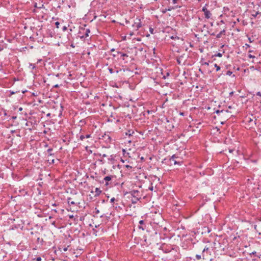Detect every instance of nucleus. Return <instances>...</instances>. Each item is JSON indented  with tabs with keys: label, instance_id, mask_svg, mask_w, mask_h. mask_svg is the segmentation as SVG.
Returning a JSON list of instances; mask_svg holds the SVG:
<instances>
[{
	"label": "nucleus",
	"instance_id": "29",
	"mask_svg": "<svg viewBox=\"0 0 261 261\" xmlns=\"http://www.w3.org/2000/svg\"><path fill=\"white\" fill-rule=\"evenodd\" d=\"M224 112V110H217L215 111V113L219 114L221 113H223Z\"/></svg>",
	"mask_w": 261,
	"mask_h": 261
},
{
	"label": "nucleus",
	"instance_id": "27",
	"mask_svg": "<svg viewBox=\"0 0 261 261\" xmlns=\"http://www.w3.org/2000/svg\"><path fill=\"white\" fill-rule=\"evenodd\" d=\"M202 11L204 12V13L205 12H207V11H208V10L206 8V7H203L202 9Z\"/></svg>",
	"mask_w": 261,
	"mask_h": 261
},
{
	"label": "nucleus",
	"instance_id": "31",
	"mask_svg": "<svg viewBox=\"0 0 261 261\" xmlns=\"http://www.w3.org/2000/svg\"><path fill=\"white\" fill-rule=\"evenodd\" d=\"M108 70L109 71V72L112 74V73H113L114 72V71H113V69L112 68H108Z\"/></svg>",
	"mask_w": 261,
	"mask_h": 261
},
{
	"label": "nucleus",
	"instance_id": "57",
	"mask_svg": "<svg viewBox=\"0 0 261 261\" xmlns=\"http://www.w3.org/2000/svg\"><path fill=\"white\" fill-rule=\"evenodd\" d=\"M118 72H119V71H118V70H116V73H118Z\"/></svg>",
	"mask_w": 261,
	"mask_h": 261
},
{
	"label": "nucleus",
	"instance_id": "37",
	"mask_svg": "<svg viewBox=\"0 0 261 261\" xmlns=\"http://www.w3.org/2000/svg\"><path fill=\"white\" fill-rule=\"evenodd\" d=\"M248 58H254L255 56H253V55H252L251 54H249V55H248Z\"/></svg>",
	"mask_w": 261,
	"mask_h": 261
},
{
	"label": "nucleus",
	"instance_id": "11",
	"mask_svg": "<svg viewBox=\"0 0 261 261\" xmlns=\"http://www.w3.org/2000/svg\"><path fill=\"white\" fill-rule=\"evenodd\" d=\"M225 32V30H223L222 31H221L219 33H218L217 36H216V37L217 38H220L222 37V35L223 34H224V33Z\"/></svg>",
	"mask_w": 261,
	"mask_h": 261
},
{
	"label": "nucleus",
	"instance_id": "8",
	"mask_svg": "<svg viewBox=\"0 0 261 261\" xmlns=\"http://www.w3.org/2000/svg\"><path fill=\"white\" fill-rule=\"evenodd\" d=\"M117 54L120 55V56L122 58L123 60H125L124 57H128V55L127 54H125V53H123L120 52V51H117Z\"/></svg>",
	"mask_w": 261,
	"mask_h": 261
},
{
	"label": "nucleus",
	"instance_id": "50",
	"mask_svg": "<svg viewBox=\"0 0 261 261\" xmlns=\"http://www.w3.org/2000/svg\"><path fill=\"white\" fill-rule=\"evenodd\" d=\"M56 24L57 25H58L59 24V22H56Z\"/></svg>",
	"mask_w": 261,
	"mask_h": 261
},
{
	"label": "nucleus",
	"instance_id": "19",
	"mask_svg": "<svg viewBox=\"0 0 261 261\" xmlns=\"http://www.w3.org/2000/svg\"><path fill=\"white\" fill-rule=\"evenodd\" d=\"M170 38L173 40H175V39H179V37L177 36H172L170 37Z\"/></svg>",
	"mask_w": 261,
	"mask_h": 261
},
{
	"label": "nucleus",
	"instance_id": "3",
	"mask_svg": "<svg viewBox=\"0 0 261 261\" xmlns=\"http://www.w3.org/2000/svg\"><path fill=\"white\" fill-rule=\"evenodd\" d=\"M35 236L36 237H37V243L35 248L34 247V250L42 248L43 243V240L42 238H40V237H38L36 234L35 235Z\"/></svg>",
	"mask_w": 261,
	"mask_h": 261
},
{
	"label": "nucleus",
	"instance_id": "46",
	"mask_svg": "<svg viewBox=\"0 0 261 261\" xmlns=\"http://www.w3.org/2000/svg\"><path fill=\"white\" fill-rule=\"evenodd\" d=\"M55 160L54 159L51 160V162L50 163H54Z\"/></svg>",
	"mask_w": 261,
	"mask_h": 261
},
{
	"label": "nucleus",
	"instance_id": "23",
	"mask_svg": "<svg viewBox=\"0 0 261 261\" xmlns=\"http://www.w3.org/2000/svg\"><path fill=\"white\" fill-rule=\"evenodd\" d=\"M79 138H80V140H81V141H83V140L85 139V135H81L79 136Z\"/></svg>",
	"mask_w": 261,
	"mask_h": 261
},
{
	"label": "nucleus",
	"instance_id": "36",
	"mask_svg": "<svg viewBox=\"0 0 261 261\" xmlns=\"http://www.w3.org/2000/svg\"><path fill=\"white\" fill-rule=\"evenodd\" d=\"M116 200L115 198L114 197H113L111 199L110 202H114Z\"/></svg>",
	"mask_w": 261,
	"mask_h": 261
},
{
	"label": "nucleus",
	"instance_id": "38",
	"mask_svg": "<svg viewBox=\"0 0 261 261\" xmlns=\"http://www.w3.org/2000/svg\"><path fill=\"white\" fill-rule=\"evenodd\" d=\"M174 165H180V163L176 161H174Z\"/></svg>",
	"mask_w": 261,
	"mask_h": 261
},
{
	"label": "nucleus",
	"instance_id": "48",
	"mask_svg": "<svg viewBox=\"0 0 261 261\" xmlns=\"http://www.w3.org/2000/svg\"><path fill=\"white\" fill-rule=\"evenodd\" d=\"M96 213L97 214L99 213V211L98 210H96Z\"/></svg>",
	"mask_w": 261,
	"mask_h": 261
},
{
	"label": "nucleus",
	"instance_id": "42",
	"mask_svg": "<svg viewBox=\"0 0 261 261\" xmlns=\"http://www.w3.org/2000/svg\"><path fill=\"white\" fill-rule=\"evenodd\" d=\"M149 189L150 190H151V191H152V190H153V186H151V187H149Z\"/></svg>",
	"mask_w": 261,
	"mask_h": 261
},
{
	"label": "nucleus",
	"instance_id": "14",
	"mask_svg": "<svg viewBox=\"0 0 261 261\" xmlns=\"http://www.w3.org/2000/svg\"><path fill=\"white\" fill-rule=\"evenodd\" d=\"M136 32L135 30L133 31H130L128 33V35H129V36L130 37H132L134 35H136V34L135 33ZM137 34H138V33H137Z\"/></svg>",
	"mask_w": 261,
	"mask_h": 261
},
{
	"label": "nucleus",
	"instance_id": "18",
	"mask_svg": "<svg viewBox=\"0 0 261 261\" xmlns=\"http://www.w3.org/2000/svg\"><path fill=\"white\" fill-rule=\"evenodd\" d=\"M247 122L249 123H254V124H255V121H253V119H251V118H248L247 119Z\"/></svg>",
	"mask_w": 261,
	"mask_h": 261
},
{
	"label": "nucleus",
	"instance_id": "47",
	"mask_svg": "<svg viewBox=\"0 0 261 261\" xmlns=\"http://www.w3.org/2000/svg\"><path fill=\"white\" fill-rule=\"evenodd\" d=\"M245 45L247 47H250V45L248 44H246Z\"/></svg>",
	"mask_w": 261,
	"mask_h": 261
},
{
	"label": "nucleus",
	"instance_id": "45",
	"mask_svg": "<svg viewBox=\"0 0 261 261\" xmlns=\"http://www.w3.org/2000/svg\"><path fill=\"white\" fill-rule=\"evenodd\" d=\"M67 250V247H65L63 248V251H66Z\"/></svg>",
	"mask_w": 261,
	"mask_h": 261
},
{
	"label": "nucleus",
	"instance_id": "25",
	"mask_svg": "<svg viewBox=\"0 0 261 261\" xmlns=\"http://www.w3.org/2000/svg\"><path fill=\"white\" fill-rule=\"evenodd\" d=\"M202 257V256L199 255V254H196L195 256V257L197 260H199V259H201Z\"/></svg>",
	"mask_w": 261,
	"mask_h": 261
},
{
	"label": "nucleus",
	"instance_id": "22",
	"mask_svg": "<svg viewBox=\"0 0 261 261\" xmlns=\"http://www.w3.org/2000/svg\"><path fill=\"white\" fill-rule=\"evenodd\" d=\"M42 260V258L40 256H38V257H36V258H34V260H36V261H41Z\"/></svg>",
	"mask_w": 261,
	"mask_h": 261
},
{
	"label": "nucleus",
	"instance_id": "40",
	"mask_svg": "<svg viewBox=\"0 0 261 261\" xmlns=\"http://www.w3.org/2000/svg\"><path fill=\"white\" fill-rule=\"evenodd\" d=\"M125 167L127 169H131L132 168V167L128 165H125Z\"/></svg>",
	"mask_w": 261,
	"mask_h": 261
},
{
	"label": "nucleus",
	"instance_id": "49",
	"mask_svg": "<svg viewBox=\"0 0 261 261\" xmlns=\"http://www.w3.org/2000/svg\"><path fill=\"white\" fill-rule=\"evenodd\" d=\"M36 101L35 99L34 98L33 101L35 102ZM36 105V103H34V106Z\"/></svg>",
	"mask_w": 261,
	"mask_h": 261
},
{
	"label": "nucleus",
	"instance_id": "39",
	"mask_svg": "<svg viewBox=\"0 0 261 261\" xmlns=\"http://www.w3.org/2000/svg\"><path fill=\"white\" fill-rule=\"evenodd\" d=\"M256 95H257V96H261V92L258 91V92H257L256 93Z\"/></svg>",
	"mask_w": 261,
	"mask_h": 261
},
{
	"label": "nucleus",
	"instance_id": "55",
	"mask_svg": "<svg viewBox=\"0 0 261 261\" xmlns=\"http://www.w3.org/2000/svg\"><path fill=\"white\" fill-rule=\"evenodd\" d=\"M55 87H58V85H56L54 86Z\"/></svg>",
	"mask_w": 261,
	"mask_h": 261
},
{
	"label": "nucleus",
	"instance_id": "56",
	"mask_svg": "<svg viewBox=\"0 0 261 261\" xmlns=\"http://www.w3.org/2000/svg\"><path fill=\"white\" fill-rule=\"evenodd\" d=\"M169 73L168 72V73H167V76H169Z\"/></svg>",
	"mask_w": 261,
	"mask_h": 261
},
{
	"label": "nucleus",
	"instance_id": "60",
	"mask_svg": "<svg viewBox=\"0 0 261 261\" xmlns=\"http://www.w3.org/2000/svg\"><path fill=\"white\" fill-rule=\"evenodd\" d=\"M252 51V50H249V53H251Z\"/></svg>",
	"mask_w": 261,
	"mask_h": 261
},
{
	"label": "nucleus",
	"instance_id": "15",
	"mask_svg": "<svg viewBox=\"0 0 261 261\" xmlns=\"http://www.w3.org/2000/svg\"><path fill=\"white\" fill-rule=\"evenodd\" d=\"M71 198H68L67 200H68V204H70V205H75V202L73 201H71Z\"/></svg>",
	"mask_w": 261,
	"mask_h": 261
},
{
	"label": "nucleus",
	"instance_id": "28",
	"mask_svg": "<svg viewBox=\"0 0 261 261\" xmlns=\"http://www.w3.org/2000/svg\"><path fill=\"white\" fill-rule=\"evenodd\" d=\"M232 74V72L230 71H227L226 72V75L231 76Z\"/></svg>",
	"mask_w": 261,
	"mask_h": 261
},
{
	"label": "nucleus",
	"instance_id": "58",
	"mask_svg": "<svg viewBox=\"0 0 261 261\" xmlns=\"http://www.w3.org/2000/svg\"><path fill=\"white\" fill-rule=\"evenodd\" d=\"M163 78H164V79H166V76H163Z\"/></svg>",
	"mask_w": 261,
	"mask_h": 261
},
{
	"label": "nucleus",
	"instance_id": "16",
	"mask_svg": "<svg viewBox=\"0 0 261 261\" xmlns=\"http://www.w3.org/2000/svg\"><path fill=\"white\" fill-rule=\"evenodd\" d=\"M90 31L89 29H87L86 30H85V37H87L88 36H89V34L90 33Z\"/></svg>",
	"mask_w": 261,
	"mask_h": 261
},
{
	"label": "nucleus",
	"instance_id": "9",
	"mask_svg": "<svg viewBox=\"0 0 261 261\" xmlns=\"http://www.w3.org/2000/svg\"><path fill=\"white\" fill-rule=\"evenodd\" d=\"M95 196H98L101 194V191L100 190V189L99 188H96L95 189Z\"/></svg>",
	"mask_w": 261,
	"mask_h": 261
},
{
	"label": "nucleus",
	"instance_id": "59",
	"mask_svg": "<svg viewBox=\"0 0 261 261\" xmlns=\"http://www.w3.org/2000/svg\"><path fill=\"white\" fill-rule=\"evenodd\" d=\"M37 101H38V102H39L41 101L40 100H38V99H37Z\"/></svg>",
	"mask_w": 261,
	"mask_h": 261
},
{
	"label": "nucleus",
	"instance_id": "30",
	"mask_svg": "<svg viewBox=\"0 0 261 261\" xmlns=\"http://www.w3.org/2000/svg\"><path fill=\"white\" fill-rule=\"evenodd\" d=\"M114 160V158L113 156V155H111L109 158H108V160L109 161H113Z\"/></svg>",
	"mask_w": 261,
	"mask_h": 261
},
{
	"label": "nucleus",
	"instance_id": "26",
	"mask_svg": "<svg viewBox=\"0 0 261 261\" xmlns=\"http://www.w3.org/2000/svg\"><path fill=\"white\" fill-rule=\"evenodd\" d=\"M214 57H222V53H218L217 54H215L214 56Z\"/></svg>",
	"mask_w": 261,
	"mask_h": 261
},
{
	"label": "nucleus",
	"instance_id": "24",
	"mask_svg": "<svg viewBox=\"0 0 261 261\" xmlns=\"http://www.w3.org/2000/svg\"><path fill=\"white\" fill-rule=\"evenodd\" d=\"M175 158H176V155L175 154H173L171 156V158L170 159V160L171 161H175Z\"/></svg>",
	"mask_w": 261,
	"mask_h": 261
},
{
	"label": "nucleus",
	"instance_id": "4",
	"mask_svg": "<svg viewBox=\"0 0 261 261\" xmlns=\"http://www.w3.org/2000/svg\"><path fill=\"white\" fill-rule=\"evenodd\" d=\"M258 14H260L261 15V12H259L258 11H256L253 10L252 11V13L251 14L250 19H253V18H255L256 17L257 18V16H258Z\"/></svg>",
	"mask_w": 261,
	"mask_h": 261
},
{
	"label": "nucleus",
	"instance_id": "35",
	"mask_svg": "<svg viewBox=\"0 0 261 261\" xmlns=\"http://www.w3.org/2000/svg\"><path fill=\"white\" fill-rule=\"evenodd\" d=\"M85 138H89L91 137V135L90 134L86 135H85Z\"/></svg>",
	"mask_w": 261,
	"mask_h": 261
},
{
	"label": "nucleus",
	"instance_id": "6",
	"mask_svg": "<svg viewBox=\"0 0 261 261\" xmlns=\"http://www.w3.org/2000/svg\"><path fill=\"white\" fill-rule=\"evenodd\" d=\"M112 176H107L104 178L103 180L106 181V185H109L108 181L111 180L112 179Z\"/></svg>",
	"mask_w": 261,
	"mask_h": 261
},
{
	"label": "nucleus",
	"instance_id": "21",
	"mask_svg": "<svg viewBox=\"0 0 261 261\" xmlns=\"http://www.w3.org/2000/svg\"><path fill=\"white\" fill-rule=\"evenodd\" d=\"M53 149L52 148H49L47 149V151L49 155H52V152Z\"/></svg>",
	"mask_w": 261,
	"mask_h": 261
},
{
	"label": "nucleus",
	"instance_id": "13",
	"mask_svg": "<svg viewBox=\"0 0 261 261\" xmlns=\"http://www.w3.org/2000/svg\"><path fill=\"white\" fill-rule=\"evenodd\" d=\"M208 249H209V248H208V247H204V248L203 249V250H202V258H203V259H205V258H204V252L205 251H208Z\"/></svg>",
	"mask_w": 261,
	"mask_h": 261
},
{
	"label": "nucleus",
	"instance_id": "34",
	"mask_svg": "<svg viewBox=\"0 0 261 261\" xmlns=\"http://www.w3.org/2000/svg\"><path fill=\"white\" fill-rule=\"evenodd\" d=\"M98 155L99 156H102V158H105V157H107V155L106 154H99Z\"/></svg>",
	"mask_w": 261,
	"mask_h": 261
},
{
	"label": "nucleus",
	"instance_id": "12",
	"mask_svg": "<svg viewBox=\"0 0 261 261\" xmlns=\"http://www.w3.org/2000/svg\"><path fill=\"white\" fill-rule=\"evenodd\" d=\"M43 6V5L41 3L39 4V5H37V3H34V8H38V9H41V8H42Z\"/></svg>",
	"mask_w": 261,
	"mask_h": 261
},
{
	"label": "nucleus",
	"instance_id": "33",
	"mask_svg": "<svg viewBox=\"0 0 261 261\" xmlns=\"http://www.w3.org/2000/svg\"><path fill=\"white\" fill-rule=\"evenodd\" d=\"M202 65L208 66L209 63H208V62H204L202 63Z\"/></svg>",
	"mask_w": 261,
	"mask_h": 261
},
{
	"label": "nucleus",
	"instance_id": "54",
	"mask_svg": "<svg viewBox=\"0 0 261 261\" xmlns=\"http://www.w3.org/2000/svg\"><path fill=\"white\" fill-rule=\"evenodd\" d=\"M180 115H184V113H180Z\"/></svg>",
	"mask_w": 261,
	"mask_h": 261
},
{
	"label": "nucleus",
	"instance_id": "41",
	"mask_svg": "<svg viewBox=\"0 0 261 261\" xmlns=\"http://www.w3.org/2000/svg\"><path fill=\"white\" fill-rule=\"evenodd\" d=\"M248 41H249V42L250 43H252V42L253 41L252 40V39H251V38L250 37H248Z\"/></svg>",
	"mask_w": 261,
	"mask_h": 261
},
{
	"label": "nucleus",
	"instance_id": "43",
	"mask_svg": "<svg viewBox=\"0 0 261 261\" xmlns=\"http://www.w3.org/2000/svg\"><path fill=\"white\" fill-rule=\"evenodd\" d=\"M257 18L258 19H260L261 18V15L260 14H258V16H257Z\"/></svg>",
	"mask_w": 261,
	"mask_h": 261
},
{
	"label": "nucleus",
	"instance_id": "2",
	"mask_svg": "<svg viewBox=\"0 0 261 261\" xmlns=\"http://www.w3.org/2000/svg\"><path fill=\"white\" fill-rule=\"evenodd\" d=\"M129 194L133 197V198H136L140 199L142 197L141 192L138 190H133L129 192Z\"/></svg>",
	"mask_w": 261,
	"mask_h": 261
},
{
	"label": "nucleus",
	"instance_id": "10",
	"mask_svg": "<svg viewBox=\"0 0 261 261\" xmlns=\"http://www.w3.org/2000/svg\"><path fill=\"white\" fill-rule=\"evenodd\" d=\"M204 14L205 17L206 18H207V19L210 18L211 17V16H212V14H211V13L210 12V11L209 10L207 11V12H205L204 13Z\"/></svg>",
	"mask_w": 261,
	"mask_h": 261
},
{
	"label": "nucleus",
	"instance_id": "44",
	"mask_svg": "<svg viewBox=\"0 0 261 261\" xmlns=\"http://www.w3.org/2000/svg\"><path fill=\"white\" fill-rule=\"evenodd\" d=\"M98 161L101 162L102 163H104V161L102 159L99 160Z\"/></svg>",
	"mask_w": 261,
	"mask_h": 261
},
{
	"label": "nucleus",
	"instance_id": "61",
	"mask_svg": "<svg viewBox=\"0 0 261 261\" xmlns=\"http://www.w3.org/2000/svg\"><path fill=\"white\" fill-rule=\"evenodd\" d=\"M230 94L231 95H232L233 92H231Z\"/></svg>",
	"mask_w": 261,
	"mask_h": 261
},
{
	"label": "nucleus",
	"instance_id": "17",
	"mask_svg": "<svg viewBox=\"0 0 261 261\" xmlns=\"http://www.w3.org/2000/svg\"><path fill=\"white\" fill-rule=\"evenodd\" d=\"M140 199L136 198H133L132 199V203L135 204Z\"/></svg>",
	"mask_w": 261,
	"mask_h": 261
},
{
	"label": "nucleus",
	"instance_id": "7",
	"mask_svg": "<svg viewBox=\"0 0 261 261\" xmlns=\"http://www.w3.org/2000/svg\"><path fill=\"white\" fill-rule=\"evenodd\" d=\"M139 225L138 226V228L140 229H142L143 230H144L145 229V227H143L144 221L143 220H140L139 222Z\"/></svg>",
	"mask_w": 261,
	"mask_h": 261
},
{
	"label": "nucleus",
	"instance_id": "5",
	"mask_svg": "<svg viewBox=\"0 0 261 261\" xmlns=\"http://www.w3.org/2000/svg\"><path fill=\"white\" fill-rule=\"evenodd\" d=\"M178 8V7H177V6H176V7H168V8H166V9H165L163 10L162 11V13H164H164H166L167 11H171L172 10H173V9H175V8Z\"/></svg>",
	"mask_w": 261,
	"mask_h": 261
},
{
	"label": "nucleus",
	"instance_id": "53",
	"mask_svg": "<svg viewBox=\"0 0 261 261\" xmlns=\"http://www.w3.org/2000/svg\"><path fill=\"white\" fill-rule=\"evenodd\" d=\"M113 56L114 57H116V54H113Z\"/></svg>",
	"mask_w": 261,
	"mask_h": 261
},
{
	"label": "nucleus",
	"instance_id": "20",
	"mask_svg": "<svg viewBox=\"0 0 261 261\" xmlns=\"http://www.w3.org/2000/svg\"><path fill=\"white\" fill-rule=\"evenodd\" d=\"M214 66L216 68L217 71L220 70V67L219 65H218L217 64H215Z\"/></svg>",
	"mask_w": 261,
	"mask_h": 261
},
{
	"label": "nucleus",
	"instance_id": "32",
	"mask_svg": "<svg viewBox=\"0 0 261 261\" xmlns=\"http://www.w3.org/2000/svg\"><path fill=\"white\" fill-rule=\"evenodd\" d=\"M149 32H150L151 34H153L154 33V30L153 28H149Z\"/></svg>",
	"mask_w": 261,
	"mask_h": 261
},
{
	"label": "nucleus",
	"instance_id": "1",
	"mask_svg": "<svg viewBox=\"0 0 261 261\" xmlns=\"http://www.w3.org/2000/svg\"><path fill=\"white\" fill-rule=\"evenodd\" d=\"M142 26V22L140 19L137 18L135 19L134 23L132 24V27L134 28V30L137 32L138 30Z\"/></svg>",
	"mask_w": 261,
	"mask_h": 261
},
{
	"label": "nucleus",
	"instance_id": "52",
	"mask_svg": "<svg viewBox=\"0 0 261 261\" xmlns=\"http://www.w3.org/2000/svg\"><path fill=\"white\" fill-rule=\"evenodd\" d=\"M70 218H72L73 217V215H71V216H70Z\"/></svg>",
	"mask_w": 261,
	"mask_h": 261
},
{
	"label": "nucleus",
	"instance_id": "51",
	"mask_svg": "<svg viewBox=\"0 0 261 261\" xmlns=\"http://www.w3.org/2000/svg\"><path fill=\"white\" fill-rule=\"evenodd\" d=\"M115 50V49L114 48H112L111 49V51H114Z\"/></svg>",
	"mask_w": 261,
	"mask_h": 261
}]
</instances>
